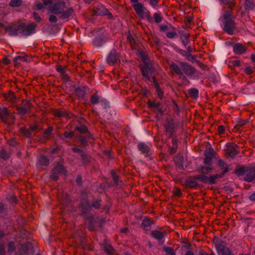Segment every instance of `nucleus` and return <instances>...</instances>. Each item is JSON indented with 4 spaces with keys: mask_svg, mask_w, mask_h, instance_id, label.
I'll use <instances>...</instances> for the list:
<instances>
[{
    "mask_svg": "<svg viewBox=\"0 0 255 255\" xmlns=\"http://www.w3.org/2000/svg\"><path fill=\"white\" fill-rule=\"evenodd\" d=\"M45 6H48V10L52 13L60 14V18L66 19L72 14L74 9L70 7L64 10L65 2L63 0H42Z\"/></svg>",
    "mask_w": 255,
    "mask_h": 255,
    "instance_id": "f257e3e1",
    "label": "nucleus"
},
{
    "mask_svg": "<svg viewBox=\"0 0 255 255\" xmlns=\"http://www.w3.org/2000/svg\"><path fill=\"white\" fill-rule=\"evenodd\" d=\"M168 65L171 73L179 76L184 74L188 77H191L197 72L196 68L187 62L177 61L175 63L171 61L168 62Z\"/></svg>",
    "mask_w": 255,
    "mask_h": 255,
    "instance_id": "f03ea898",
    "label": "nucleus"
},
{
    "mask_svg": "<svg viewBox=\"0 0 255 255\" xmlns=\"http://www.w3.org/2000/svg\"><path fill=\"white\" fill-rule=\"evenodd\" d=\"M233 13L231 10L225 11L220 18L223 21V29L228 34L233 35L236 29V23L233 19Z\"/></svg>",
    "mask_w": 255,
    "mask_h": 255,
    "instance_id": "7ed1b4c3",
    "label": "nucleus"
},
{
    "mask_svg": "<svg viewBox=\"0 0 255 255\" xmlns=\"http://www.w3.org/2000/svg\"><path fill=\"white\" fill-rule=\"evenodd\" d=\"M132 7L136 14L141 18H146L148 22H152V18L150 16V13L142 4L136 3L133 4Z\"/></svg>",
    "mask_w": 255,
    "mask_h": 255,
    "instance_id": "20e7f679",
    "label": "nucleus"
},
{
    "mask_svg": "<svg viewBox=\"0 0 255 255\" xmlns=\"http://www.w3.org/2000/svg\"><path fill=\"white\" fill-rule=\"evenodd\" d=\"M37 24L34 22L29 24L22 23L20 24V34L28 36L35 32Z\"/></svg>",
    "mask_w": 255,
    "mask_h": 255,
    "instance_id": "39448f33",
    "label": "nucleus"
},
{
    "mask_svg": "<svg viewBox=\"0 0 255 255\" xmlns=\"http://www.w3.org/2000/svg\"><path fill=\"white\" fill-rule=\"evenodd\" d=\"M142 75L145 80L150 81V78H154L153 73L154 72V68L152 64L150 63H146L140 67Z\"/></svg>",
    "mask_w": 255,
    "mask_h": 255,
    "instance_id": "423d86ee",
    "label": "nucleus"
},
{
    "mask_svg": "<svg viewBox=\"0 0 255 255\" xmlns=\"http://www.w3.org/2000/svg\"><path fill=\"white\" fill-rule=\"evenodd\" d=\"M106 61L110 66H113L121 61V56L116 49H112L107 57Z\"/></svg>",
    "mask_w": 255,
    "mask_h": 255,
    "instance_id": "0eeeda50",
    "label": "nucleus"
},
{
    "mask_svg": "<svg viewBox=\"0 0 255 255\" xmlns=\"http://www.w3.org/2000/svg\"><path fill=\"white\" fill-rule=\"evenodd\" d=\"M240 170L243 172L245 181L249 182L255 181V168H242Z\"/></svg>",
    "mask_w": 255,
    "mask_h": 255,
    "instance_id": "6e6552de",
    "label": "nucleus"
},
{
    "mask_svg": "<svg viewBox=\"0 0 255 255\" xmlns=\"http://www.w3.org/2000/svg\"><path fill=\"white\" fill-rule=\"evenodd\" d=\"M0 118L3 122L7 124H10L14 120V117L8 113L6 108H0Z\"/></svg>",
    "mask_w": 255,
    "mask_h": 255,
    "instance_id": "1a4fd4ad",
    "label": "nucleus"
},
{
    "mask_svg": "<svg viewBox=\"0 0 255 255\" xmlns=\"http://www.w3.org/2000/svg\"><path fill=\"white\" fill-rule=\"evenodd\" d=\"M52 173V175H50V179L57 180L58 179V174H62L66 176L67 172L62 165L58 164L53 168Z\"/></svg>",
    "mask_w": 255,
    "mask_h": 255,
    "instance_id": "9d476101",
    "label": "nucleus"
},
{
    "mask_svg": "<svg viewBox=\"0 0 255 255\" xmlns=\"http://www.w3.org/2000/svg\"><path fill=\"white\" fill-rule=\"evenodd\" d=\"M5 32L10 36H16L20 34V24L18 25H10L5 27Z\"/></svg>",
    "mask_w": 255,
    "mask_h": 255,
    "instance_id": "9b49d317",
    "label": "nucleus"
},
{
    "mask_svg": "<svg viewBox=\"0 0 255 255\" xmlns=\"http://www.w3.org/2000/svg\"><path fill=\"white\" fill-rule=\"evenodd\" d=\"M137 148L145 157H149L151 154L150 147L144 142H139L137 145Z\"/></svg>",
    "mask_w": 255,
    "mask_h": 255,
    "instance_id": "f8f14e48",
    "label": "nucleus"
},
{
    "mask_svg": "<svg viewBox=\"0 0 255 255\" xmlns=\"http://www.w3.org/2000/svg\"><path fill=\"white\" fill-rule=\"evenodd\" d=\"M221 5H223L224 7L222 8V10H225V6L227 5L228 8L230 9L229 10L232 11V9L236 5V0H219Z\"/></svg>",
    "mask_w": 255,
    "mask_h": 255,
    "instance_id": "ddd939ff",
    "label": "nucleus"
},
{
    "mask_svg": "<svg viewBox=\"0 0 255 255\" xmlns=\"http://www.w3.org/2000/svg\"><path fill=\"white\" fill-rule=\"evenodd\" d=\"M237 147V145L234 143H230L227 145L226 148L227 153L230 157H235L238 154Z\"/></svg>",
    "mask_w": 255,
    "mask_h": 255,
    "instance_id": "4468645a",
    "label": "nucleus"
},
{
    "mask_svg": "<svg viewBox=\"0 0 255 255\" xmlns=\"http://www.w3.org/2000/svg\"><path fill=\"white\" fill-rule=\"evenodd\" d=\"M31 108V104L28 102H23L21 106L17 108L18 113L20 115H25Z\"/></svg>",
    "mask_w": 255,
    "mask_h": 255,
    "instance_id": "2eb2a0df",
    "label": "nucleus"
},
{
    "mask_svg": "<svg viewBox=\"0 0 255 255\" xmlns=\"http://www.w3.org/2000/svg\"><path fill=\"white\" fill-rule=\"evenodd\" d=\"M108 38L104 35H100L96 37L93 40V43L94 46L100 47L102 46L107 41Z\"/></svg>",
    "mask_w": 255,
    "mask_h": 255,
    "instance_id": "dca6fc26",
    "label": "nucleus"
},
{
    "mask_svg": "<svg viewBox=\"0 0 255 255\" xmlns=\"http://www.w3.org/2000/svg\"><path fill=\"white\" fill-rule=\"evenodd\" d=\"M234 52L236 54H242L246 51V47L241 43H236L233 46Z\"/></svg>",
    "mask_w": 255,
    "mask_h": 255,
    "instance_id": "f3484780",
    "label": "nucleus"
},
{
    "mask_svg": "<svg viewBox=\"0 0 255 255\" xmlns=\"http://www.w3.org/2000/svg\"><path fill=\"white\" fill-rule=\"evenodd\" d=\"M83 197L85 198L82 201L80 208L82 210V213H85L91 208V206L87 200V195H84Z\"/></svg>",
    "mask_w": 255,
    "mask_h": 255,
    "instance_id": "a211bd4d",
    "label": "nucleus"
},
{
    "mask_svg": "<svg viewBox=\"0 0 255 255\" xmlns=\"http://www.w3.org/2000/svg\"><path fill=\"white\" fill-rule=\"evenodd\" d=\"M166 235V232H160L157 230H154L152 231L151 232L152 237L158 240H160L162 239Z\"/></svg>",
    "mask_w": 255,
    "mask_h": 255,
    "instance_id": "6ab92c4d",
    "label": "nucleus"
},
{
    "mask_svg": "<svg viewBox=\"0 0 255 255\" xmlns=\"http://www.w3.org/2000/svg\"><path fill=\"white\" fill-rule=\"evenodd\" d=\"M224 176V174H216L207 176V183L214 184L217 179L221 178Z\"/></svg>",
    "mask_w": 255,
    "mask_h": 255,
    "instance_id": "aec40b11",
    "label": "nucleus"
},
{
    "mask_svg": "<svg viewBox=\"0 0 255 255\" xmlns=\"http://www.w3.org/2000/svg\"><path fill=\"white\" fill-rule=\"evenodd\" d=\"M195 176L193 178H189L186 180L185 185L188 187L194 188L197 187L198 184L196 181Z\"/></svg>",
    "mask_w": 255,
    "mask_h": 255,
    "instance_id": "412c9836",
    "label": "nucleus"
},
{
    "mask_svg": "<svg viewBox=\"0 0 255 255\" xmlns=\"http://www.w3.org/2000/svg\"><path fill=\"white\" fill-rule=\"evenodd\" d=\"M215 247L217 251L218 254L225 250V243L222 241H217L215 243Z\"/></svg>",
    "mask_w": 255,
    "mask_h": 255,
    "instance_id": "4be33fe9",
    "label": "nucleus"
},
{
    "mask_svg": "<svg viewBox=\"0 0 255 255\" xmlns=\"http://www.w3.org/2000/svg\"><path fill=\"white\" fill-rule=\"evenodd\" d=\"M218 165L219 167L223 170L222 172L220 174H224V175L229 171L228 166L224 160L220 159L218 160Z\"/></svg>",
    "mask_w": 255,
    "mask_h": 255,
    "instance_id": "5701e85b",
    "label": "nucleus"
},
{
    "mask_svg": "<svg viewBox=\"0 0 255 255\" xmlns=\"http://www.w3.org/2000/svg\"><path fill=\"white\" fill-rule=\"evenodd\" d=\"M53 114L55 117L58 118L68 117V115L66 111L63 109H55L53 111Z\"/></svg>",
    "mask_w": 255,
    "mask_h": 255,
    "instance_id": "b1692460",
    "label": "nucleus"
},
{
    "mask_svg": "<svg viewBox=\"0 0 255 255\" xmlns=\"http://www.w3.org/2000/svg\"><path fill=\"white\" fill-rule=\"evenodd\" d=\"M213 167L211 165L202 166L200 167L199 171L201 173L206 175L210 173Z\"/></svg>",
    "mask_w": 255,
    "mask_h": 255,
    "instance_id": "393cba45",
    "label": "nucleus"
},
{
    "mask_svg": "<svg viewBox=\"0 0 255 255\" xmlns=\"http://www.w3.org/2000/svg\"><path fill=\"white\" fill-rule=\"evenodd\" d=\"M153 82L155 87H156V92L158 95V96L160 99H162L163 97V92L160 89L158 83L155 80V78H153Z\"/></svg>",
    "mask_w": 255,
    "mask_h": 255,
    "instance_id": "a878e982",
    "label": "nucleus"
},
{
    "mask_svg": "<svg viewBox=\"0 0 255 255\" xmlns=\"http://www.w3.org/2000/svg\"><path fill=\"white\" fill-rule=\"evenodd\" d=\"M241 65V61L236 58H232L229 61V66L230 67H240Z\"/></svg>",
    "mask_w": 255,
    "mask_h": 255,
    "instance_id": "bb28decb",
    "label": "nucleus"
},
{
    "mask_svg": "<svg viewBox=\"0 0 255 255\" xmlns=\"http://www.w3.org/2000/svg\"><path fill=\"white\" fill-rule=\"evenodd\" d=\"M38 160L39 164L41 166H47L49 163V159L43 155L39 156Z\"/></svg>",
    "mask_w": 255,
    "mask_h": 255,
    "instance_id": "cd10ccee",
    "label": "nucleus"
},
{
    "mask_svg": "<svg viewBox=\"0 0 255 255\" xmlns=\"http://www.w3.org/2000/svg\"><path fill=\"white\" fill-rule=\"evenodd\" d=\"M255 7L254 0H246L245 1V7L246 10L253 9Z\"/></svg>",
    "mask_w": 255,
    "mask_h": 255,
    "instance_id": "c85d7f7f",
    "label": "nucleus"
},
{
    "mask_svg": "<svg viewBox=\"0 0 255 255\" xmlns=\"http://www.w3.org/2000/svg\"><path fill=\"white\" fill-rule=\"evenodd\" d=\"M38 128V127L36 124L30 126V128L28 130H25L24 134L27 137L31 136V132L35 131Z\"/></svg>",
    "mask_w": 255,
    "mask_h": 255,
    "instance_id": "c756f323",
    "label": "nucleus"
},
{
    "mask_svg": "<svg viewBox=\"0 0 255 255\" xmlns=\"http://www.w3.org/2000/svg\"><path fill=\"white\" fill-rule=\"evenodd\" d=\"M104 251L108 255H114L115 253V250L109 244H106L104 246Z\"/></svg>",
    "mask_w": 255,
    "mask_h": 255,
    "instance_id": "7c9ffc66",
    "label": "nucleus"
},
{
    "mask_svg": "<svg viewBox=\"0 0 255 255\" xmlns=\"http://www.w3.org/2000/svg\"><path fill=\"white\" fill-rule=\"evenodd\" d=\"M152 18V22L154 21L155 23H158L162 21L163 17L159 13H154Z\"/></svg>",
    "mask_w": 255,
    "mask_h": 255,
    "instance_id": "2f4dec72",
    "label": "nucleus"
},
{
    "mask_svg": "<svg viewBox=\"0 0 255 255\" xmlns=\"http://www.w3.org/2000/svg\"><path fill=\"white\" fill-rule=\"evenodd\" d=\"M165 131L169 137H171L174 132V127L172 125H169L165 126Z\"/></svg>",
    "mask_w": 255,
    "mask_h": 255,
    "instance_id": "473e14b6",
    "label": "nucleus"
},
{
    "mask_svg": "<svg viewBox=\"0 0 255 255\" xmlns=\"http://www.w3.org/2000/svg\"><path fill=\"white\" fill-rule=\"evenodd\" d=\"M100 101V97L97 93H95L91 96L90 102L93 105L98 104Z\"/></svg>",
    "mask_w": 255,
    "mask_h": 255,
    "instance_id": "72a5a7b5",
    "label": "nucleus"
},
{
    "mask_svg": "<svg viewBox=\"0 0 255 255\" xmlns=\"http://www.w3.org/2000/svg\"><path fill=\"white\" fill-rule=\"evenodd\" d=\"M151 223V222L149 219H145L142 221L141 226L147 230L150 226Z\"/></svg>",
    "mask_w": 255,
    "mask_h": 255,
    "instance_id": "f704fd0d",
    "label": "nucleus"
},
{
    "mask_svg": "<svg viewBox=\"0 0 255 255\" xmlns=\"http://www.w3.org/2000/svg\"><path fill=\"white\" fill-rule=\"evenodd\" d=\"M22 3L21 0H11L9 5L11 7H18L21 5Z\"/></svg>",
    "mask_w": 255,
    "mask_h": 255,
    "instance_id": "c9c22d12",
    "label": "nucleus"
},
{
    "mask_svg": "<svg viewBox=\"0 0 255 255\" xmlns=\"http://www.w3.org/2000/svg\"><path fill=\"white\" fill-rule=\"evenodd\" d=\"M163 251L168 255H176L174 249L171 247H164L163 248Z\"/></svg>",
    "mask_w": 255,
    "mask_h": 255,
    "instance_id": "e433bc0d",
    "label": "nucleus"
},
{
    "mask_svg": "<svg viewBox=\"0 0 255 255\" xmlns=\"http://www.w3.org/2000/svg\"><path fill=\"white\" fill-rule=\"evenodd\" d=\"M9 154L4 149H1L0 150V158L3 160H7L9 158Z\"/></svg>",
    "mask_w": 255,
    "mask_h": 255,
    "instance_id": "4c0bfd02",
    "label": "nucleus"
},
{
    "mask_svg": "<svg viewBox=\"0 0 255 255\" xmlns=\"http://www.w3.org/2000/svg\"><path fill=\"white\" fill-rule=\"evenodd\" d=\"M74 134L73 131H65L63 135L61 137V138L64 140L66 141V139L69 138H72L74 136Z\"/></svg>",
    "mask_w": 255,
    "mask_h": 255,
    "instance_id": "58836bf2",
    "label": "nucleus"
},
{
    "mask_svg": "<svg viewBox=\"0 0 255 255\" xmlns=\"http://www.w3.org/2000/svg\"><path fill=\"white\" fill-rule=\"evenodd\" d=\"M195 178L197 179L200 180L201 181L207 183V176L205 174H202L200 175H198L195 176Z\"/></svg>",
    "mask_w": 255,
    "mask_h": 255,
    "instance_id": "ea45409f",
    "label": "nucleus"
},
{
    "mask_svg": "<svg viewBox=\"0 0 255 255\" xmlns=\"http://www.w3.org/2000/svg\"><path fill=\"white\" fill-rule=\"evenodd\" d=\"M72 150L74 152H78L81 153V157L83 160H85L87 158V156L86 155H84L82 153V150L80 148L74 147L72 148Z\"/></svg>",
    "mask_w": 255,
    "mask_h": 255,
    "instance_id": "a19ab883",
    "label": "nucleus"
},
{
    "mask_svg": "<svg viewBox=\"0 0 255 255\" xmlns=\"http://www.w3.org/2000/svg\"><path fill=\"white\" fill-rule=\"evenodd\" d=\"M212 159V157L205 156V157L204 159V163L207 165H211Z\"/></svg>",
    "mask_w": 255,
    "mask_h": 255,
    "instance_id": "79ce46f5",
    "label": "nucleus"
},
{
    "mask_svg": "<svg viewBox=\"0 0 255 255\" xmlns=\"http://www.w3.org/2000/svg\"><path fill=\"white\" fill-rule=\"evenodd\" d=\"M214 150L212 148H209L205 151V155L207 156L213 157Z\"/></svg>",
    "mask_w": 255,
    "mask_h": 255,
    "instance_id": "37998d69",
    "label": "nucleus"
},
{
    "mask_svg": "<svg viewBox=\"0 0 255 255\" xmlns=\"http://www.w3.org/2000/svg\"><path fill=\"white\" fill-rule=\"evenodd\" d=\"M76 130L81 133H85L88 131L87 128L85 126H81L76 128Z\"/></svg>",
    "mask_w": 255,
    "mask_h": 255,
    "instance_id": "c03bdc74",
    "label": "nucleus"
},
{
    "mask_svg": "<svg viewBox=\"0 0 255 255\" xmlns=\"http://www.w3.org/2000/svg\"><path fill=\"white\" fill-rule=\"evenodd\" d=\"M138 54L140 56V58H141V60L143 61V62L146 64L147 63V57L145 53H144L143 52L140 51H138Z\"/></svg>",
    "mask_w": 255,
    "mask_h": 255,
    "instance_id": "a18cd8bd",
    "label": "nucleus"
},
{
    "mask_svg": "<svg viewBox=\"0 0 255 255\" xmlns=\"http://www.w3.org/2000/svg\"><path fill=\"white\" fill-rule=\"evenodd\" d=\"M7 246H8V252H9L10 253H12L14 251L15 248L14 243L13 242H10L8 244Z\"/></svg>",
    "mask_w": 255,
    "mask_h": 255,
    "instance_id": "49530a36",
    "label": "nucleus"
},
{
    "mask_svg": "<svg viewBox=\"0 0 255 255\" xmlns=\"http://www.w3.org/2000/svg\"><path fill=\"white\" fill-rule=\"evenodd\" d=\"M187 59L191 62H196V56L195 55H191L189 53H188L187 56H186Z\"/></svg>",
    "mask_w": 255,
    "mask_h": 255,
    "instance_id": "de8ad7c7",
    "label": "nucleus"
},
{
    "mask_svg": "<svg viewBox=\"0 0 255 255\" xmlns=\"http://www.w3.org/2000/svg\"><path fill=\"white\" fill-rule=\"evenodd\" d=\"M53 131V128L52 127H49L44 131V137L48 138V136L51 134Z\"/></svg>",
    "mask_w": 255,
    "mask_h": 255,
    "instance_id": "09e8293b",
    "label": "nucleus"
},
{
    "mask_svg": "<svg viewBox=\"0 0 255 255\" xmlns=\"http://www.w3.org/2000/svg\"><path fill=\"white\" fill-rule=\"evenodd\" d=\"M6 99L8 101H11L12 102H14L15 101V97L13 93H11L9 94L6 97Z\"/></svg>",
    "mask_w": 255,
    "mask_h": 255,
    "instance_id": "8fccbe9b",
    "label": "nucleus"
},
{
    "mask_svg": "<svg viewBox=\"0 0 255 255\" xmlns=\"http://www.w3.org/2000/svg\"><path fill=\"white\" fill-rule=\"evenodd\" d=\"M149 4L153 8L157 6L159 0H148Z\"/></svg>",
    "mask_w": 255,
    "mask_h": 255,
    "instance_id": "3c124183",
    "label": "nucleus"
},
{
    "mask_svg": "<svg viewBox=\"0 0 255 255\" xmlns=\"http://www.w3.org/2000/svg\"><path fill=\"white\" fill-rule=\"evenodd\" d=\"M147 104L149 107L154 108H157L160 105L159 102H152L150 101H148Z\"/></svg>",
    "mask_w": 255,
    "mask_h": 255,
    "instance_id": "603ef678",
    "label": "nucleus"
},
{
    "mask_svg": "<svg viewBox=\"0 0 255 255\" xmlns=\"http://www.w3.org/2000/svg\"><path fill=\"white\" fill-rule=\"evenodd\" d=\"M218 255H234V254L229 249H226L218 254Z\"/></svg>",
    "mask_w": 255,
    "mask_h": 255,
    "instance_id": "864d4df0",
    "label": "nucleus"
},
{
    "mask_svg": "<svg viewBox=\"0 0 255 255\" xmlns=\"http://www.w3.org/2000/svg\"><path fill=\"white\" fill-rule=\"evenodd\" d=\"M172 142L173 144V147H172V149L173 152H175V149L177 147V140L175 138H173L172 139Z\"/></svg>",
    "mask_w": 255,
    "mask_h": 255,
    "instance_id": "5fc2aeb1",
    "label": "nucleus"
},
{
    "mask_svg": "<svg viewBox=\"0 0 255 255\" xmlns=\"http://www.w3.org/2000/svg\"><path fill=\"white\" fill-rule=\"evenodd\" d=\"M177 35V33L175 31L167 32L166 34V36L169 38H173Z\"/></svg>",
    "mask_w": 255,
    "mask_h": 255,
    "instance_id": "6e6d98bb",
    "label": "nucleus"
},
{
    "mask_svg": "<svg viewBox=\"0 0 255 255\" xmlns=\"http://www.w3.org/2000/svg\"><path fill=\"white\" fill-rule=\"evenodd\" d=\"M176 51L177 52H178V53H179L180 54H181L182 56H184V57H186L187 56L188 54V52H187L185 50H182V49H180L179 48H176L175 49Z\"/></svg>",
    "mask_w": 255,
    "mask_h": 255,
    "instance_id": "4d7b16f0",
    "label": "nucleus"
},
{
    "mask_svg": "<svg viewBox=\"0 0 255 255\" xmlns=\"http://www.w3.org/2000/svg\"><path fill=\"white\" fill-rule=\"evenodd\" d=\"M79 139L81 143L84 145H85L88 142L87 138L82 136H80L79 137Z\"/></svg>",
    "mask_w": 255,
    "mask_h": 255,
    "instance_id": "13d9d810",
    "label": "nucleus"
},
{
    "mask_svg": "<svg viewBox=\"0 0 255 255\" xmlns=\"http://www.w3.org/2000/svg\"><path fill=\"white\" fill-rule=\"evenodd\" d=\"M245 72L247 74L251 75L254 72V71L252 67L248 66L245 68Z\"/></svg>",
    "mask_w": 255,
    "mask_h": 255,
    "instance_id": "bf43d9fd",
    "label": "nucleus"
},
{
    "mask_svg": "<svg viewBox=\"0 0 255 255\" xmlns=\"http://www.w3.org/2000/svg\"><path fill=\"white\" fill-rule=\"evenodd\" d=\"M190 94L194 97H197L198 95V91L194 88L191 89L190 90Z\"/></svg>",
    "mask_w": 255,
    "mask_h": 255,
    "instance_id": "052dcab7",
    "label": "nucleus"
},
{
    "mask_svg": "<svg viewBox=\"0 0 255 255\" xmlns=\"http://www.w3.org/2000/svg\"><path fill=\"white\" fill-rule=\"evenodd\" d=\"M33 16L34 20H36L37 22H40L42 20V18L36 12L33 13Z\"/></svg>",
    "mask_w": 255,
    "mask_h": 255,
    "instance_id": "680f3d73",
    "label": "nucleus"
},
{
    "mask_svg": "<svg viewBox=\"0 0 255 255\" xmlns=\"http://www.w3.org/2000/svg\"><path fill=\"white\" fill-rule=\"evenodd\" d=\"M159 29L160 31L165 32L168 30V27L166 25L160 24L159 25Z\"/></svg>",
    "mask_w": 255,
    "mask_h": 255,
    "instance_id": "e2e57ef3",
    "label": "nucleus"
},
{
    "mask_svg": "<svg viewBox=\"0 0 255 255\" xmlns=\"http://www.w3.org/2000/svg\"><path fill=\"white\" fill-rule=\"evenodd\" d=\"M100 202L101 200H97L93 203L92 206L95 209H99L101 205Z\"/></svg>",
    "mask_w": 255,
    "mask_h": 255,
    "instance_id": "0e129e2a",
    "label": "nucleus"
},
{
    "mask_svg": "<svg viewBox=\"0 0 255 255\" xmlns=\"http://www.w3.org/2000/svg\"><path fill=\"white\" fill-rule=\"evenodd\" d=\"M49 21L50 22L55 23L57 21V18L55 15L51 14L49 17Z\"/></svg>",
    "mask_w": 255,
    "mask_h": 255,
    "instance_id": "69168bd1",
    "label": "nucleus"
},
{
    "mask_svg": "<svg viewBox=\"0 0 255 255\" xmlns=\"http://www.w3.org/2000/svg\"><path fill=\"white\" fill-rule=\"evenodd\" d=\"M173 194L176 196H177V197H179L181 195V190L179 188H176L174 190H173Z\"/></svg>",
    "mask_w": 255,
    "mask_h": 255,
    "instance_id": "338daca9",
    "label": "nucleus"
},
{
    "mask_svg": "<svg viewBox=\"0 0 255 255\" xmlns=\"http://www.w3.org/2000/svg\"><path fill=\"white\" fill-rule=\"evenodd\" d=\"M57 72L60 73L61 74H63L65 72V68L62 66H59L56 68Z\"/></svg>",
    "mask_w": 255,
    "mask_h": 255,
    "instance_id": "774afa93",
    "label": "nucleus"
}]
</instances>
